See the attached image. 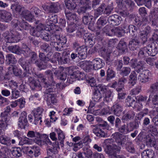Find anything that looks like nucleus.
I'll list each match as a JSON object with an SVG mask.
<instances>
[{"label":"nucleus","mask_w":158,"mask_h":158,"mask_svg":"<svg viewBox=\"0 0 158 158\" xmlns=\"http://www.w3.org/2000/svg\"><path fill=\"white\" fill-rule=\"evenodd\" d=\"M11 99H16L19 97V92L17 90H12L11 92Z\"/></svg>","instance_id":"680f3d73"},{"label":"nucleus","mask_w":158,"mask_h":158,"mask_svg":"<svg viewBox=\"0 0 158 158\" xmlns=\"http://www.w3.org/2000/svg\"><path fill=\"white\" fill-rule=\"evenodd\" d=\"M77 0H64V2L67 8L70 10H72L75 9L76 5L75 2Z\"/></svg>","instance_id":"c85d7f7f"},{"label":"nucleus","mask_w":158,"mask_h":158,"mask_svg":"<svg viewBox=\"0 0 158 158\" xmlns=\"http://www.w3.org/2000/svg\"><path fill=\"white\" fill-rule=\"evenodd\" d=\"M24 53L23 54L26 57H28L31 56L30 60V63L35 64L39 68H42V65L41 64H38V61L36 55L34 52H31V51L26 45L23 46Z\"/></svg>","instance_id":"6e6552de"},{"label":"nucleus","mask_w":158,"mask_h":158,"mask_svg":"<svg viewBox=\"0 0 158 158\" xmlns=\"http://www.w3.org/2000/svg\"><path fill=\"white\" fill-rule=\"evenodd\" d=\"M80 75L79 71H77L69 75L68 77L67 81L70 83H72L76 79H79V77Z\"/></svg>","instance_id":"393cba45"},{"label":"nucleus","mask_w":158,"mask_h":158,"mask_svg":"<svg viewBox=\"0 0 158 158\" xmlns=\"http://www.w3.org/2000/svg\"><path fill=\"white\" fill-rule=\"evenodd\" d=\"M134 115L132 114L127 113L124 115L122 117V120L123 122H125L126 120L130 119L133 118Z\"/></svg>","instance_id":"e2e57ef3"},{"label":"nucleus","mask_w":158,"mask_h":158,"mask_svg":"<svg viewBox=\"0 0 158 158\" xmlns=\"http://www.w3.org/2000/svg\"><path fill=\"white\" fill-rule=\"evenodd\" d=\"M73 112V109L72 108H66L63 110V115H64L69 116Z\"/></svg>","instance_id":"0e129e2a"},{"label":"nucleus","mask_w":158,"mask_h":158,"mask_svg":"<svg viewBox=\"0 0 158 158\" xmlns=\"http://www.w3.org/2000/svg\"><path fill=\"white\" fill-rule=\"evenodd\" d=\"M45 73L48 76V77H49V80L50 81V83L48 82L49 84H48L45 81V80L44 78L42 76L39 78L38 81L39 82L43 83L44 84V86L47 87V88L46 90L45 93L48 94L53 92L54 89L52 87V86H54L55 83L53 81L52 73L51 71L49 70L46 71L45 72Z\"/></svg>","instance_id":"423d86ee"},{"label":"nucleus","mask_w":158,"mask_h":158,"mask_svg":"<svg viewBox=\"0 0 158 158\" xmlns=\"http://www.w3.org/2000/svg\"><path fill=\"white\" fill-rule=\"evenodd\" d=\"M139 43V42L137 39L134 38L129 42V47L131 50H136L138 47Z\"/></svg>","instance_id":"473e14b6"},{"label":"nucleus","mask_w":158,"mask_h":158,"mask_svg":"<svg viewBox=\"0 0 158 158\" xmlns=\"http://www.w3.org/2000/svg\"><path fill=\"white\" fill-rule=\"evenodd\" d=\"M20 38L19 34L16 31H12L6 37V39L10 43L17 42L20 40Z\"/></svg>","instance_id":"9b49d317"},{"label":"nucleus","mask_w":158,"mask_h":158,"mask_svg":"<svg viewBox=\"0 0 158 158\" xmlns=\"http://www.w3.org/2000/svg\"><path fill=\"white\" fill-rule=\"evenodd\" d=\"M1 118L2 119L0 120V135L7 128L8 125L10 123V117Z\"/></svg>","instance_id":"ddd939ff"},{"label":"nucleus","mask_w":158,"mask_h":158,"mask_svg":"<svg viewBox=\"0 0 158 158\" xmlns=\"http://www.w3.org/2000/svg\"><path fill=\"white\" fill-rule=\"evenodd\" d=\"M13 22L15 23L14 25V27L16 28L17 27H20L25 30L30 29V33L31 35L38 37H43L45 40H48L47 36L44 38L42 35H40V34H43L44 31V26L43 24L40 23L35 28H34L31 27L30 25L27 22H24L23 20L19 21L16 19L14 20Z\"/></svg>","instance_id":"f257e3e1"},{"label":"nucleus","mask_w":158,"mask_h":158,"mask_svg":"<svg viewBox=\"0 0 158 158\" xmlns=\"http://www.w3.org/2000/svg\"><path fill=\"white\" fill-rule=\"evenodd\" d=\"M89 83L91 87L94 88L95 90H99L100 89L102 93H105L104 101L106 100V102H108L112 100L111 93L108 90V88L106 86H101L100 85H97L96 81L94 78L90 79L89 80Z\"/></svg>","instance_id":"39448f33"},{"label":"nucleus","mask_w":158,"mask_h":158,"mask_svg":"<svg viewBox=\"0 0 158 158\" xmlns=\"http://www.w3.org/2000/svg\"><path fill=\"white\" fill-rule=\"evenodd\" d=\"M150 91L152 93L158 92V83H154L151 85Z\"/></svg>","instance_id":"6e6d98bb"},{"label":"nucleus","mask_w":158,"mask_h":158,"mask_svg":"<svg viewBox=\"0 0 158 158\" xmlns=\"http://www.w3.org/2000/svg\"><path fill=\"white\" fill-rule=\"evenodd\" d=\"M43 111V109L40 107L33 110L35 118L34 123L35 125L41 124L42 122L41 119L42 113Z\"/></svg>","instance_id":"9d476101"},{"label":"nucleus","mask_w":158,"mask_h":158,"mask_svg":"<svg viewBox=\"0 0 158 158\" xmlns=\"http://www.w3.org/2000/svg\"><path fill=\"white\" fill-rule=\"evenodd\" d=\"M137 80V75L135 72H132L129 76V83L133 86L135 84Z\"/></svg>","instance_id":"e433bc0d"},{"label":"nucleus","mask_w":158,"mask_h":158,"mask_svg":"<svg viewBox=\"0 0 158 158\" xmlns=\"http://www.w3.org/2000/svg\"><path fill=\"white\" fill-rule=\"evenodd\" d=\"M111 109L113 111L114 114L117 116H119L123 111L122 107L118 103L114 104Z\"/></svg>","instance_id":"b1692460"},{"label":"nucleus","mask_w":158,"mask_h":158,"mask_svg":"<svg viewBox=\"0 0 158 158\" xmlns=\"http://www.w3.org/2000/svg\"><path fill=\"white\" fill-rule=\"evenodd\" d=\"M131 71V69L129 67H123L121 70L120 73L123 76H127L130 73Z\"/></svg>","instance_id":"864d4df0"},{"label":"nucleus","mask_w":158,"mask_h":158,"mask_svg":"<svg viewBox=\"0 0 158 158\" xmlns=\"http://www.w3.org/2000/svg\"><path fill=\"white\" fill-rule=\"evenodd\" d=\"M49 39L48 41H51L50 43L51 45H53L54 47H55V49L56 50L60 51L61 50V48L58 46H56V42H55V34H52L50 35L49 36Z\"/></svg>","instance_id":"72a5a7b5"},{"label":"nucleus","mask_w":158,"mask_h":158,"mask_svg":"<svg viewBox=\"0 0 158 158\" xmlns=\"http://www.w3.org/2000/svg\"><path fill=\"white\" fill-rule=\"evenodd\" d=\"M146 48L148 56H154L158 52V48L154 46L153 47L152 45H148Z\"/></svg>","instance_id":"cd10ccee"},{"label":"nucleus","mask_w":158,"mask_h":158,"mask_svg":"<svg viewBox=\"0 0 158 158\" xmlns=\"http://www.w3.org/2000/svg\"><path fill=\"white\" fill-rule=\"evenodd\" d=\"M62 59V55L59 52H56L54 55L53 59V60H50V61L53 63H55L58 61L59 63H61Z\"/></svg>","instance_id":"a18cd8bd"},{"label":"nucleus","mask_w":158,"mask_h":158,"mask_svg":"<svg viewBox=\"0 0 158 158\" xmlns=\"http://www.w3.org/2000/svg\"><path fill=\"white\" fill-rule=\"evenodd\" d=\"M90 0H80V2L81 4H84L85 6L84 7H81L77 10V11L79 14L81 13H85L86 10L91 9V3Z\"/></svg>","instance_id":"f3484780"},{"label":"nucleus","mask_w":158,"mask_h":158,"mask_svg":"<svg viewBox=\"0 0 158 158\" xmlns=\"http://www.w3.org/2000/svg\"><path fill=\"white\" fill-rule=\"evenodd\" d=\"M84 47V46H82L78 48L77 49L76 53L80 59H85L87 56V48Z\"/></svg>","instance_id":"412c9836"},{"label":"nucleus","mask_w":158,"mask_h":158,"mask_svg":"<svg viewBox=\"0 0 158 158\" xmlns=\"http://www.w3.org/2000/svg\"><path fill=\"white\" fill-rule=\"evenodd\" d=\"M118 48V49L122 51L123 52H125L127 48L126 43L122 40H121L119 42Z\"/></svg>","instance_id":"49530a36"},{"label":"nucleus","mask_w":158,"mask_h":158,"mask_svg":"<svg viewBox=\"0 0 158 158\" xmlns=\"http://www.w3.org/2000/svg\"><path fill=\"white\" fill-rule=\"evenodd\" d=\"M129 33L132 37H136L137 34V28L134 25H130L128 27Z\"/></svg>","instance_id":"c03bdc74"},{"label":"nucleus","mask_w":158,"mask_h":158,"mask_svg":"<svg viewBox=\"0 0 158 158\" xmlns=\"http://www.w3.org/2000/svg\"><path fill=\"white\" fill-rule=\"evenodd\" d=\"M6 61L8 64H14L16 63L17 60L13 54H9L6 56Z\"/></svg>","instance_id":"c9c22d12"},{"label":"nucleus","mask_w":158,"mask_h":158,"mask_svg":"<svg viewBox=\"0 0 158 158\" xmlns=\"http://www.w3.org/2000/svg\"><path fill=\"white\" fill-rule=\"evenodd\" d=\"M55 131L57 134L58 139L60 141V143L63 145L64 139L65 138V134L63 131L60 128L55 129Z\"/></svg>","instance_id":"c756f323"},{"label":"nucleus","mask_w":158,"mask_h":158,"mask_svg":"<svg viewBox=\"0 0 158 158\" xmlns=\"http://www.w3.org/2000/svg\"><path fill=\"white\" fill-rule=\"evenodd\" d=\"M93 132L97 136L101 137L105 136V134L104 132L99 128H97L94 129Z\"/></svg>","instance_id":"79ce46f5"},{"label":"nucleus","mask_w":158,"mask_h":158,"mask_svg":"<svg viewBox=\"0 0 158 158\" xmlns=\"http://www.w3.org/2000/svg\"><path fill=\"white\" fill-rule=\"evenodd\" d=\"M56 112L53 111L50 112L49 115L50 119L52 122L56 121L58 119V118L55 116Z\"/></svg>","instance_id":"774afa93"},{"label":"nucleus","mask_w":158,"mask_h":158,"mask_svg":"<svg viewBox=\"0 0 158 158\" xmlns=\"http://www.w3.org/2000/svg\"><path fill=\"white\" fill-rule=\"evenodd\" d=\"M132 98H133L135 100L136 99V102H138L141 103H142L141 102H145L148 98L147 97L140 95L136 97L135 96H133Z\"/></svg>","instance_id":"de8ad7c7"},{"label":"nucleus","mask_w":158,"mask_h":158,"mask_svg":"<svg viewBox=\"0 0 158 158\" xmlns=\"http://www.w3.org/2000/svg\"><path fill=\"white\" fill-rule=\"evenodd\" d=\"M108 20L109 21L113 22V23H113L114 25H117L120 23L122 18L118 15H114L110 16Z\"/></svg>","instance_id":"bb28decb"},{"label":"nucleus","mask_w":158,"mask_h":158,"mask_svg":"<svg viewBox=\"0 0 158 158\" xmlns=\"http://www.w3.org/2000/svg\"><path fill=\"white\" fill-rule=\"evenodd\" d=\"M27 136L29 138H35L34 141L39 145H44L45 143L48 145L51 144L48 135L45 134H41L39 132L30 131H28Z\"/></svg>","instance_id":"7ed1b4c3"},{"label":"nucleus","mask_w":158,"mask_h":158,"mask_svg":"<svg viewBox=\"0 0 158 158\" xmlns=\"http://www.w3.org/2000/svg\"><path fill=\"white\" fill-rule=\"evenodd\" d=\"M145 64V63L143 61L138 60L136 59H132L130 62V65L131 67L139 70L143 69Z\"/></svg>","instance_id":"4468645a"},{"label":"nucleus","mask_w":158,"mask_h":158,"mask_svg":"<svg viewBox=\"0 0 158 158\" xmlns=\"http://www.w3.org/2000/svg\"><path fill=\"white\" fill-rule=\"evenodd\" d=\"M30 149V155H34L35 156H38L40 155V149L38 147L32 146H31Z\"/></svg>","instance_id":"f704fd0d"},{"label":"nucleus","mask_w":158,"mask_h":158,"mask_svg":"<svg viewBox=\"0 0 158 158\" xmlns=\"http://www.w3.org/2000/svg\"><path fill=\"white\" fill-rule=\"evenodd\" d=\"M67 19L69 20L73 21L74 20L76 21L77 17L75 14L71 12L65 13Z\"/></svg>","instance_id":"09e8293b"},{"label":"nucleus","mask_w":158,"mask_h":158,"mask_svg":"<svg viewBox=\"0 0 158 158\" xmlns=\"http://www.w3.org/2000/svg\"><path fill=\"white\" fill-rule=\"evenodd\" d=\"M115 76V73L113 71L111 67L109 66L107 72V80H109L114 77Z\"/></svg>","instance_id":"37998d69"},{"label":"nucleus","mask_w":158,"mask_h":158,"mask_svg":"<svg viewBox=\"0 0 158 158\" xmlns=\"http://www.w3.org/2000/svg\"><path fill=\"white\" fill-rule=\"evenodd\" d=\"M10 111V106H7L5 109L4 112H2L1 114V117L6 118V117H9L8 115V113Z\"/></svg>","instance_id":"4d7b16f0"},{"label":"nucleus","mask_w":158,"mask_h":158,"mask_svg":"<svg viewBox=\"0 0 158 158\" xmlns=\"http://www.w3.org/2000/svg\"><path fill=\"white\" fill-rule=\"evenodd\" d=\"M82 146L83 142L81 141L79 142L74 144L73 150L74 151L76 152L78 149L82 148Z\"/></svg>","instance_id":"13d9d810"},{"label":"nucleus","mask_w":158,"mask_h":158,"mask_svg":"<svg viewBox=\"0 0 158 158\" xmlns=\"http://www.w3.org/2000/svg\"><path fill=\"white\" fill-rule=\"evenodd\" d=\"M53 148H48L47 149V154L49 157L52 158H54L56 157V155L58 153L57 148L59 147L58 142H56L55 144H54Z\"/></svg>","instance_id":"dca6fc26"},{"label":"nucleus","mask_w":158,"mask_h":158,"mask_svg":"<svg viewBox=\"0 0 158 158\" xmlns=\"http://www.w3.org/2000/svg\"><path fill=\"white\" fill-rule=\"evenodd\" d=\"M127 82V79L123 77L120 79L118 83L119 87L116 89L117 90L118 92L120 91L122 89L124 84Z\"/></svg>","instance_id":"4c0bfd02"},{"label":"nucleus","mask_w":158,"mask_h":158,"mask_svg":"<svg viewBox=\"0 0 158 158\" xmlns=\"http://www.w3.org/2000/svg\"><path fill=\"white\" fill-rule=\"evenodd\" d=\"M147 49L146 48H143L140 49L138 53L139 58L144 59V58L145 57L148 56Z\"/></svg>","instance_id":"58836bf2"},{"label":"nucleus","mask_w":158,"mask_h":158,"mask_svg":"<svg viewBox=\"0 0 158 158\" xmlns=\"http://www.w3.org/2000/svg\"><path fill=\"white\" fill-rule=\"evenodd\" d=\"M13 13L16 15H20L29 21H31L33 18V16L31 12L25 10L24 8L19 4H13L10 6Z\"/></svg>","instance_id":"20e7f679"},{"label":"nucleus","mask_w":158,"mask_h":158,"mask_svg":"<svg viewBox=\"0 0 158 158\" xmlns=\"http://www.w3.org/2000/svg\"><path fill=\"white\" fill-rule=\"evenodd\" d=\"M106 19L105 18H100L97 21V27L98 29L97 31H99V33H98V32H97L98 35L100 33H106L108 31L107 28L108 27V26H105L103 29H102V27L103 26L106 25Z\"/></svg>","instance_id":"1a4fd4ad"},{"label":"nucleus","mask_w":158,"mask_h":158,"mask_svg":"<svg viewBox=\"0 0 158 158\" xmlns=\"http://www.w3.org/2000/svg\"><path fill=\"white\" fill-rule=\"evenodd\" d=\"M31 144V141L30 139L27 138L22 139L19 142V144L21 145H23L24 144Z\"/></svg>","instance_id":"052dcab7"},{"label":"nucleus","mask_w":158,"mask_h":158,"mask_svg":"<svg viewBox=\"0 0 158 158\" xmlns=\"http://www.w3.org/2000/svg\"><path fill=\"white\" fill-rule=\"evenodd\" d=\"M114 137L116 142L118 146L108 145L105 149L106 153L109 155L110 158H126L125 157L118 155L117 156V153L119 152L120 149V145H122L125 142L126 139H124L123 135L119 133H115Z\"/></svg>","instance_id":"f03ea898"},{"label":"nucleus","mask_w":158,"mask_h":158,"mask_svg":"<svg viewBox=\"0 0 158 158\" xmlns=\"http://www.w3.org/2000/svg\"><path fill=\"white\" fill-rule=\"evenodd\" d=\"M133 129L134 128L132 123H130L127 125L124 124L118 128V130L121 133L127 134L132 131Z\"/></svg>","instance_id":"aec40b11"},{"label":"nucleus","mask_w":158,"mask_h":158,"mask_svg":"<svg viewBox=\"0 0 158 158\" xmlns=\"http://www.w3.org/2000/svg\"><path fill=\"white\" fill-rule=\"evenodd\" d=\"M83 64L87 66L86 68L88 69H93L95 70L102 68L105 65L104 61L99 58H95L92 61L84 62L83 63Z\"/></svg>","instance_id":"0eeeda50"},{"label":"nucleus","mask_w":158,"mask_h":158,"mask_svg":"<svg viewBox=\"0 0 158 158\" xmlns=\"http://www.w3.org/2000/svg\"><path fill=\"white\" fill-rule=\"evenodd\" d=\"M12 154L13 156L19 157L22 155V151L19 148H14L12 150Z\"/></svg>","instance_id":"ea45409f"},{"label":"nucleus","mask_w":158,"mask_h":158,"mask_svg":"<svg viewBox=\"0 0 158 158\" xmlns=\"http://www.w3.org/2000/svg\"><path fill=\"white\" fill-rule=\"evenodd\" d=\"M119 29L118 28H114L111 29L110 32H107L106 33V35L109 36H112L114 35H117V33L119 31Z\"/></svg>","instance_id":"5fc2aeb1"},{"label":"nucleus","mask_w":158,"mask_h":158,"mask_svg":"<svg viewBox=\"0 0 158 158\" xmlns=\"http://www.w3.org/2000/svg\"><path fill=\"white\" fill-rule=\"evenodd\" d=\"M9 100L7 98L2 97L0 95V105L3 106L8 103Z\"/></svg>","instance_id":"69168bd1"},{"label":"nucleus","mask_w":158,"mask_h":158,"mask_svg":"<svg viewBox=\"0 0 158 158\" xmlns=\"http://www.w3.org/2000/svg\"><path fill=\"white\" fill-rule=\"evenodd\" d=\"M95 91L96 92L94 94L93 98L94 101H95V102H98L102 98L101 93L100 92L101 90L99 89V90H97Z\"/></svg>","instance_id":"8fccbe9b"},{"label":"nucleus","mask_w":158,"mask_h":158,"mask_svg":"<svg viewBox=\"0 0 158 158\" xmlns=\"http://www.w3.org/2000/svg\"><path fill=\"white\" fill-rule=\"evenodd\" d=\"M158 8H154L151 11V14L153 18L154 19H156L158 17Z\"/></svg>","instance_id":"bf43d9fd"},{"label":"nucleus","mask_w":158,"mask_h":158,"mask_svg":"<svg viewBox=\"0 0 158 158\" xmlns=\"http://www.w3.org/2000/svg\"><path fill=\"white\" fill-rule=\"evenodd\" d=\"M93 19V16L90 15L88 14L85 15L83 18V21L85 24H87Z\"/></svg>","instance_id":"603ef678"},{"label":"nucleus","mask_w":158,"mask_h":158,"mask_svg":"<svg viewBox=\"0 0 158 158\" xmlns=\"http://www.w3.org/2000/svg\"><path fill=\"white\" fill-rule=\"evenodd\" d=\"M22 73L21 70L19 69L16 66L11 65L8 69V71L6 73L7 75H9L13 73L15 76H20Z\"/></svg>","instance_id":"4be33fe9"},{"label":"nucleus","mask_w":158,"mask_h":158,"mask_svg":"<svg viewBox=\"0 0 158 158\" xmlns=\"http://www.w3.org/2000/svg\"><path fill=\"white\" fill-rule=\"evenodd\" d=\"M27 113L25 111H23L21 114L19 119L18 125L21 128H23L27 124Z\"/></svg>","instance_id":"a211bd4d"},{"label":"nucleus","mask_w":158,"mask_h":158,"mask_svg":"<svg viewBox=\"0 0 158 158\" xmlns=\"http://www.w3.org/2000/svg\"><path fill=\"white\" fill-rule=\"evenodd\" d=\"M55 40L59 41L58 42H56V46H58L59 47H60L61 46V48L62 47V45L65 44L66 42V39L64 37H60V36L55 34Z\"/></svg>","instance_id":"7c9ffc66"},{"label":"nucleus","mask_w":158,"mask_h":158,"mask_svg":"<svg viewBox=\"0 0 158 158\" xmlns=\"http://www.w3.org/2000/svg\"><path fill=\"white\" fill-rule=\"evenodd\" d=\"M12 19V15L10 12L5 10L0 11V19L2 21L9 22Z\"/></svg>","instance_id":"6ab92c4d"},{"label":"nucleus","mask_w":158,"mask_h":158,"mask_svg":"<svg viewBox=\"0 0 158 158\" xmlns=\"http://www.w3.org/2000/svg\"><path fill=\"white\" fill-rule=\"evenodd\" d=\"M154 152L151 150L148 149L144 151L142 153V158H153Z\"/></svg>","instance_id":"2f4dec72"},{"label":"nucleus","mask_w":158,"mask_h":158,"mask_svg":"<svg viewBox=\"0 0 158 158\" xmlns=\"http://www.w3.org/2000/svg\"><path fill=\"white\" fill-rule=\"evenodd\" d=\"M126 102H128L129 106L133 107L138 111H140L143 108V105L142 103H139L135 100L133 98H131L130 96H129L126 100Z\"/></svg>","instance_id":"f8f14e48"},{"label":"nucleus","mask_w":158,"mask_h":158,"mask_svg":"<svg viewBox=\"0 0 158 158\" xmlns=\"http://www.w3.org/2000/svg\"><path fill=\"white\" fill-rule=\"evenodd\" d=\"M0 143L3 144L8 145L10 143V138L5 135H2L0 136Z\"/></svg>","instance_id":"a19ab883"},{"label":"nucleus","mask_w":158,"mask_h":158,"mask_svg":"<svg viewBox=\"0 0 158 158\" xmlns=\"http://www.w3.org/2000/svg\"><path fill=\"white\" fill-rule=\"evenodd\" d=\"M110 109L109 107L106 106L102 110L101 114L102 115L106 114H110Z\"/></svg>","instance_id":"338daca9"},{"label":"nucleus","mask_w":158,"mask_h":158,"mask_svg":"<svg viewBox=\"0 0 158 158\" xmlns=\"http://www.w3.org/2000/svg\"><path fill=\"white\" fill-rule=\"evenodd\" d=\"M57 16L52 14L49 15L48 19L46 20V23L48 26H52L57 22Z\"/></svg>","instance_id":"5701e85b"},{"label":"nucleus","mask_w":158,"mask_h":158,"mask_svg":"<svg viewBox=\"0 0 158 158\" xmlns=\"http://www.w3.org/2000/svg\"><path fill=\"white\" fill-rule=\"evenodd\" d=\"M151 76V73L148 70H145L139 74L138 76V79L142 83L147 82Z\"/></svg>","instance_id":"2eb2a0df"},{"label":"nucleus","mask_w":158,"mask_h":158,"mask_svg":"<svg viewBox=\"0 0 158 158\" xmlns=\"http://www.w3.org/2000/svg\"><path fill=\"white\" fill-rule=\"evenodd\" d=\"M25 44H23V45L22 49H20L18 46L15 45L14 46H10L8 49L9 50L12 52L15 53L19 55H20L22 54H23L24 53L23 51V46Z\"/></svg>","instance_id":"a878e982"},{"label":"nucleus","mask_w":158,"mask_h":158,"mask_svg":"<svg viewBox=\"0 0 158 158\" xmlns=\"http://www.w3.org/2000/svg\"><path fill=\"white\" fill-rule=\"evenodd\" d=\"M139 38L141 39L143 42H145L147 40L148 35L144 31H140L139 34Z\"/></svg>","instance_id":"3c124183"}]
</instances>
